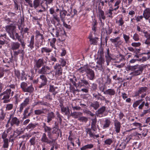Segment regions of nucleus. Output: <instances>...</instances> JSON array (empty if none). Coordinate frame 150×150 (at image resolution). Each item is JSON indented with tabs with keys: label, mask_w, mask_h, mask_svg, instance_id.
Masks as SVG:
<instances>
[{
	"label": "nucleus",
	"mask_w": 150,
	"mask_h": 150,
	"mask_svg": "<svg viewBox=\"0 0 150 150\" xmlns=\"http://www.w3.org/2000/svg\"><path fill=\"white\" fill-rule=\"evenodd\" d=\"M7 88L4 91L0 94V100L3 101L4 103L9 102L10 101V97L14 94V90L15 88V85L11 84L6 86Z\"/></svg>",
	"instance_id": "f257e3e1"
},
{
	"label": "nucleus",
	"mask_w": 150,
	"mask_h": 150,
	"mask_svg": "<svg viewBox=\"0 0 150 150\" xmlns=\"http://www.w3.org/2000/svg\"><path fill=\"white\" fill-rule=\"evenodd\" d=\"M127 68L129 70L132 71L129 74L132 76H138L141 74L144 70V67L142 65H130L127 67Z\"/></svg>",
	"instance_id": "f03ea898"
},
{
	"label": "nucleus",
	"mask_w": 150,
	"mask_h": 150,
	"mask_svg": "<svg viewBox=\"0 0 150 150\" xmlns=\"http://www.w3.org/2000/svg\"><path fill=\"white\" fill-rule=\"evenodd\" d=\"M16 28V26L13 25H7L6 27V31L8 33L10 38L13 40H15L14 34Z\"/></svg>",
	"instance_id": "7ed1b4c3"
},
{
	"label": "nucleus",
	"mask_w": 150,
	"mask_h": 150,
	"mask_svg": "<svg viewBox=\"0 0 150 150\" xmlns=\"http://www.w3.org/2000/svg\"><path fill=\"white\" fill-rule=\"evenodd\" d=\"M20 87L22 90L24 92L32 93L34 89L32 85L28 86V84L25 82H22L21 83Z\"/></svg>",
	"instance_id": "20e7f679"
},
{
	"label": "nucleus",
	"mask_w": 150,
	"mask_h": 150,
	"mask_svg": "<svg viewBox=\"0 0 150 150\" xmlns=\"http://www.w3.org/2000/svg\"><path fill=\"white\" fill-rule=\"evenodd\" d=\"M34 68L35 71L36 72L42 66H44V60L42 58H40L38 60L34 59Z\"/></svg>",
	"instance_id": "39448f33"
},
{
	"label": "nucleus",
	"mask_w": 150,
	"mask_h": 150,
	"mask_svg": "<svg viewBox=\"0 0 150 150\" xmlns=\"http://www.w3.org/2000/svg\"><path fill=\"white\" fill-rule=\"evenodd\" d=\"M148 90V88L146 87H139L138 90L135 93V96H138L140 94H141V97L142 98H144L146 95V91Z\"/></svg>",
	"instance_id": "423d86ee"
},
{
	"label": "nucleus",
	"mask_w": 150,
	"mask_h": 150,
	"mask_svg": "<svg viewBox=\"0 0 150 150\" xmlns=\"http://www.w3.org/2000/svg\"><path fill=\"white\" fill-rule=\"evenodd\" d=\"M51 69V68L50 67L44 65L37 71L38 74L45 75L50 74V73Z\"/></svg>",
	"instance_id": "0eeeda50"
},
{
	"label": "nucleus",
	"mask_w": 150,
	"mask_h": 150,
	"mask_svg": "<svg viewBox=\"0 0 150 150\" xmlns=\"http://www.w3.org/2000/svg\"><path fill=\"white\" fill-rule=\"evenodd\" d=\"M55 70V75L56 76H59L62 74V68L61 65L59 63H57L54 66Z\"/></svg>",
	"instance_id": "6e6552de"
},
{
	"label": "nucleus",
	"mask_w": 150,
	"mask_h": 150,
	"mask_svg": "<svg viewBox=\"0 0 150 150\" xmlns=\"http://www.w3.org/2000/svg\"><path fill=\"white\" fill-rule=\"evenodd\" d=\"M42 127L44 129V132H47L48 138L50 139H52V137L51 133L52 128L50 127L47 126L45 122L43 123V125Z\"/></svg>",
	"instance_id": "1a4fd4ad"
},
{
	"label": "nucleus",
	"mask_w": 150,
	"mask_h": 150,
	"mask_svg": "<svg viewBox=\"0 0 150 150\" xmlns=\"http://www.w3.org/2000/svg\"><path fill=\"white\" fill-rule=\"evenodd\" d=\"M94 34V33H91L89 36L88 38L89 39V41L91 45H96L97 43L99 38L96 37H94L93 36V34Z\"/></svg>",
	"instance_id": "9d476101"
},
{
	"label": "nucleus",
	"mask_w": 150,
	"mask_h": 150,
	"mask_svg": "<svg viewBox=\"0 0 150 150\" xmlns=\"http://www.w3.org/2000/svg\"><path fill=\"white\" fill-rule=\"evenodd\" d=\"M39 78L41 79V81L38 87L41 88L45 86L47 83V79L46 76L44 75H41L40 76Z\"/></svg>",
	"instance_id": "9b49d317"
},
{
	"label": "nucleus",
	"mask_w": 150,
	"mask_h": 150,
	"mask_svg": "<svg viewBox=\"0 0 150 150\" xmlns=\"http://www.w3.org/2000/svg\"><path fill=\"white\" fill-rule=\"evenodd\" d=\"M10 120H11V126H13L14 125L16 126H18L19 125L20 121L19 119L16 117H13V114Z\"/></svg>",
	"instance_id": "f8f14e48"
},
{
	"label": "nucleus",
	"mask_w": 150,
	"mask_h": 150,
	"mask_svg": "<svg viewBox=\"0 0 150 150\" xmlns=\"http://www.w3.org/2000/svg\"><path fill=\"white\" fill-rule=\"evenodd\" d=\"M120 39V37H117L114 39L110 38V40L112 43L114 44L115 47H117L121 45L122 43V41Z\"/></svg>",
	"instance_id": "ddd939ff"
},
{
	"label": "nucleus",
	"mask_w": 150,
	"mask_h": 150,
	"mask_svg": "<svg viewBox=\"0 0 150 150\" xmlns=\"http://www.w3.org/2000/svg\"><path fill=\"white\" fill-rule=\"evenodd\" d=\"M30 98L29 97L26 98L23 102L20 105L19 111L21 112L23 110L24 108L29 104Z\"/></svg>",
	"instance_id": "4468645a"
},
{
	"label": "nucleus",
	"mask_w": 150,
	"mask_h": 150,
	"mask_svg": "<svg viewBox=\"0 0 150 150\" xmlns=\"http://www.w3.org/2000/svg\"><path fill=\"white\" fill-rule=\"evenodd\" d=\"M41 53L43 55L45 54L48 56L50 55V53L52 51V48H50L47 47H42L41 48Z\"/></svg>",
	"instance_id": "2eb2a0df"
},
{
	"label": "nucleus",
	"mask_w": 150,
	"mask_h": 150,
	"mask_svg": "<svg viewBox=\"0 0 150 150\" xmlns=\"http://www.w3.org/2000/svg\"><path fill=\"white\" fill-rule=\"evenodd\" d=\"M114 128L116 132L117 133L120 132L121 127V124L120 122L117 119H115L114 121Z\"/></svg>",
	"instance_id": "dca6fc26"
},
{
	"label": "nucleus",
	"mask_w": 150,
	"mask_h": 150,
	"mask_svg": "<svg viewBox=\"0 0 150 150\" xmlns=\"http://www.w3.org/2000/svg\"><path fill=\"white\" fill-rule=\"evenodd\" d=\"M62 112L65 113V115L68 117L69 115L70 112L69 107H64L63 104L60 105Z\"/></svg>",
	"instance_id": "f3484780"
},
{
	"label": "nucleus",
	"mask_w": 150,
	"mask_h": 150,
	"mask_svg": "<svg viewBox=\"0 0 150 150\" xmlns=\"http://www.w3.org/2000/svg\"><path fill=\"white\" fill-rule=\"evenodd\" d=\"M102 92H103V93L105 94H107L110 96H114L115 94V89L110 88L104 91V88H103L101 91Z\"/></svg>",
	"instance_id": "a211bd4d"
},
{
	"label": "nucleus",
	"mask_w": 150,
	"mask_h": 150,
	"mask_svg": "<svg viewBox=\"0 0 150 150\" xmlns=\"http://www.w3.org/2000/svg\"><path fill=\"white\" fill-rule=\"evenodd\" d=\"M86 76L89 80H93L95 79V74L93 71L89 69L87 71Z\"/></svg>",
	"instance_id": "6ab92c4d"
},
{
	"label": "nucleus",
	"mask_w": 150,
	"mask_h": 150,
	"mask_svg": "<svg viewBox=\"0 0 150 150\" xmlns=\"http://www.w3.org/2000/svg\"><path fill=\"white\" fill-rule=\"evenodd\" d=\"M49 91L50 92L52 93L54 98L56 95L58 93L59 90L58 88L57 87H55L52 85H50Z\"/></svg>",
	"instance_id": "aec40b11"
},
{
	"label": "nucleus",
	"mask_w": 150,
	"mask_h": 150,
	"mask_svg": "<svg viewBox=\"0 0 150 150\" xmlns=\"http://www.w3.org/2000/svg\"><path fill=\"white\" fill-rule=\"evenodd\" d=\"M91 120V129H92L95 132L96 131L97 128L99 127L98 125H96L97 122L96 117L92 119Z\"/></svg>",
	"instance_id": "412c9836"
},
{
	"label": "nucleus",
	"mask_w": 150,
	"mask_h": 150,
	"mask_svg": "<svg viewBox=\"0 0 150 150\" xmlns=\"http://www.w3.org/2000/svg\"><path fill=\"white\" fill-rule=\"evenodd\" d=\"M42 1V0H34L33 7L35 9H37L38 7L40 8V6H43Z\"/></svg>",
	"instance_id": "4be33fe9"
},
{
	"label": "nucleus",
	"mask_w": 150,
	"mask_h": 150,
	"mask_svg": "<svg viewBox=\"0 0 150 150\" xmlns=\"http://www.w3.org/2000/svg\"><path fill=\"white\" fill-rule=\"evenodd\" d=\"M42 1V0H34L33 7L35 9H37L38 7L40 8V6H43Z\"/></svg>",
	"instance_id": "5701e85b"
},
{
	"label": "nucleus",
	"mask_w": 150,
	"mask_h": 150,
	"mask_svg": "<svg viewBox=\"0 0 150 150\" xmlns=\"http://www.w3.org/2000/svg\"><path fill=\"white\" fill-rule=\"evenodd\" d=\"M111 123V122L109 118H106L105 120L103 121L102 124V128L103 129H105L108 128Z\"/></svg>",
	"instance_id": "b1692460"
},
{
	"label": "nucleus",
	"mask_w": 150,
	"mask_h": 150,
	"mask_svg": "<svg viewBox=\"0 0 150 150\" xmlns=\"http://www.w3.org/2000/svg\"><path fill=\"white\" fill-rule=\"evenodd\" d=\"M35 39L41 40L42 41L44 39V37L43 34L41 33L40 31L36 30L35 33Z\"/></svg>",
	"instance_id": "393cba45"
},
{
	"label": "nucleus",
	"mask_w": 150,
	"mask_h": 150,
	"mask_svg": "<svg viewBox=\"0 0 150 150\" xmlns=\"http://www.w3.org/2000/svg\"><path fill=\"white\" fill-rule=\"evenodd\" d=\"M40 140L42 143L47 144H50L51 142V141L49 139L45 133H43Z\"/></svg>",
	"instance_id": "a878e982"
},
{
	"label": "nucleus",
	"mask_w": 150,
	"mask_h": 150,
	"mask_svg": "<svg viewBox=\"0 0 150 150\" xmlns=\"http://www.w3.org/2000/svg\"><path fill=\"white\" fill-rule=\"evenodd\" d=\"M55 117V114L54 113L52 112H48L47 114V122L48 123L50 122Z\"/></svg>",
	"instance_id": "bb28decb"
},
{
	"label": "nucleus",
	"mask_w": 150,
	"mask_h": 150,
	"mask_svg": "<svg viewBox=\"0 0 150 150\" xmlns=\"http://www.w3.org/2000/svg\"><path fill=\"white\" fill-rule=\"evenodd\" d=\"M23 98V95L20 91H18L16 93L14 96V98L16 102L20 101Z\"/></svg>",
	"instance_id": "cd10ccee"
},
{
	"label": "nucleus",
	"mask_w": 150,
	"mask_h": 150,
	"mask_svg": "<svg viewBox=\"0 0 150 150\" xmlns=\"http://www.w3.org/2000/svg\"><path fill=\"white\" fill-rule=\"evenodd\" d=\"M57 34V38H59V37H63L66 35L65 31L63 28H60L59 27H58Z\"/></svg>",
	"instance_id": "c85d7f7f"
},
{
	"label": "nucleus",
	"mask_w": 150,
	"mask_h": 150,
	"mask_svg": "<svg viewBox=\"0 0 150 150\" xmlns=\"http://www.w3.org/2000/svg\"><path fill=\"white\" fill-rule=\"evenodd\" d=\"M143 15L146 19H148L150 17V8H146L144 11Z\"/></svg>",
	"instance_id": "c756f323"
},
{
	"label": "nucleus",
	"mask_w": 150,
	"mask_h": 150,
	"mask_svg": "<svg viewBox=\"0 0 150 150\" xmlns=\"http://www.w3.org/2000/svg\"><path fill=\"white\" fill-rule=\"evenodd\" d=\"M20 44L18 42H13L11 44V49L14 51L18 49L20 47Z\"/></svg>",
	"instance_id": "7c9ffc66"
},
{
	"label": "nucleus",
	"mask_w": 150,
	"mask_h": 150,
	"mask_svg": "<svg viewBox=\"0 0 150 150\" xmlns=\"http://www.w3.org/2000/svg\"><path fill=\"white\" fill-rule=\"evenodd\" d=\"M67 12L64 10H60V17L61 21L62 22H64V18L67 14Z\"/></svg>",
	"instance_id": "2f4dec72"
},
{
	"label": "nucleus",
	"mask_w": 150,
	"mask_h": 150,
	"mask_svg": "<svg viewBox=\"0 0 150 150\" xmlns=\"http://www.w3.org/2000/svg\"><path fill=\"white\" fill-rule=\"evenodd\" d=\"M34 36L32 35L31 36L29 42V44L28 45V46L30 47L31 50H33L34 48Z\"/></svg>",
	"instance_id": "473e14b6"
},
{
	"label": "nucleus",
	"mask_w": 150,
	"mask_h": 150,
	"mask_svg": "<svg viewBox=\"0 0 150 150\" xmlns=\"http://www.w3.org/2000/svg\"><path fill=\"white\" fill-rule=\"evenodd\" d=\"M48 40L50 41V45L52 48H54L56 50V48L55 46V44L56 41V39L55 38H53L52 39H49Z\"/></svg>",
	"instance_id": "72a5a7b5"
},
{
	"label": "nucleus",
	"mask_w": 150,
	"mask_h": 150,
	"mask_svg": "<svg viewBox=\"0 0 150 150\" xmlns=\"http://www.w3.org/2000/svg\"><path fill=\"white\" fill-rule=\"evenodd\" d=\"M82 113L80 112H73L71 113V115L75 118L79 119L80 116L82 115Z\"/></svg>",
	"instance_id": "f704fd0d"
},
{
	"label": "nucleus",
	"mask_w": 150,
	"mask_h": 150,
	"mask_svg": "<svg viewBox=\"0 0 150 150\" xmlns=\"http://www.w3.org/2000/svg\"><path fill=\"white\" fill-rule=\"evenodd\" d=\"M93 147V145L92 144L86 145L80 148L81 150H88L91 149Z\"/></svg>",
	"instance_id": "c9c22d12"
},
{
	"label": "nucleus",
	"mask_w": 150,
	"mask_h": 150,
	"mask_svg": "<svg viewBox=\"0 0 150 150\" xmlns=\"http://www.w3.org/2000/svg\"><path fill=\"white\" fill-rule=\"evenodd\" d=\"M113 11H114L113 8L112 7H110L108 11L106 12V15L108 17L110 18H112L113 16L112 15V12Z\"/></svg>",
	"instance_id": "e433bc0d"
},
{
	"label": "nucleus",
	"mask_w": 150,
	"mask_h": 150,
	"mask_svg": "<svg viewBox=\"0 0 150 150\" xmlns=\"http://www.w3.org/2000/svg\"><path fill=\"white\" fill-rule=\"evenodd\" d=\"M93 96L96 100H103V99H104V96H102L99 93L98 94L94 93L93 94Z\"/></svg>",
	"instance_id": "4c0bfd02"
},
{
	"label": "nucleus",
	"mask_w": 150,
	"mask_h": 150,
	"mask_svg": "<svg viewBox=\"0 0 150 150\" xmlns=\"http://www.w3.org/2000/svg\"><path fill=\"white\" fill-rule=\"evenodd\" d=\"M86 134H88L91 137H94L95 134L91 131V129L88 128L86 129Z\"/></svg>",
	"instance_id": "58836bf2"
},
{
	"label": "nucleus",
	"mask_w": 150,
	"mask_h": 150,
	"mask_svg": "<svg viewBox=\"0 0 150 150\" xmlns=\"http://www.w3.org/2000/svg\"><path fill=\"white\" fill-rule=\"evenodd\" d=\"M105 57L106 59V62L110 61L112 59L110 56V54L109 53V48L107 49V51L105 53Z\"/></svg>",
	"instance_id": "ea45409f"
},
{
	"label": "nucleus",
	"mask_w": 150,
	"mask_h": 150,
	"mask_svg": "<svg viewBox=\"0 0 150 150\" xmlns=\"http://www.w3.org/2000/svg\"><path fill=\"white\" fill-rule=\"evenodd\" d=\"M38 125L36 124H33L32 123L29 124L28 126H27L26 129H27L33 130Z\"/></svg>",
	"instance_id": "a19ab883"
},
{
	"label": "nucleus",
	"mask_w": 150,
	"mask_h": 150,
	"mask_svg": "<svg viewBox=\"0 0 150 150\" xmlns=\"http://www.w3.org/2000/svg\"><path fill=\"white\" fill-rule=\"evenodd\" d=\"M121 2V0H117L115 2L114 5V7L115 8H113L114 11H116L119 8V5Z\"/></svg>",
	"instance_id": "79ce46f5"
},
{
	"label": "nucleus",
	"mask_w": 150,
	"mask_h": 150,
	"mask_svg": "<svg viewBox=\"0 0 150 150\" xmlns=\"http://www.w3.org/2000/svg\"><path fill=\"white\" fill-rule=\"evenodd\" d=\"M98 12L100 17L103 20H105L106 17L104 15V12L101 9H98Z\"/></svg>",
	"instance_id": "37998d69"
},
{
	"label": "nucleus",
	"mask_w": 150,
	"mask_h": 150,
	"mask_svg": "<svg viewBox=\"0 0 150 150\" xmlns=\"http://www.w3.org/2000/svg\"><path fill=\"white\" fill-rule=\"evenodd\" d=\"M125 21L123 20L122 17H121L118 20H117L116 21V23L119 26H122L124 23Z\"/></svg>",
	"instance_id": "c03bdc74"
},
{
	"label": "nucleus",
	"mask_w": 150,
	"mask_h": 150,
	"mask_svg": "<svg viewBox=\"0 0 150 150\" xmlns=\"http://www.w3.org/2000/svg\"><path fill=\"white\" fill-rule=\"evenodd\" d=\"M113 142V139L112 138H108L106 139L104 142V144L107 145H111Z\"/></svg>",
	"instance_id": "a18cd8bd"
},
{
	"label": "nucleus",
	"mask_w": 150,
	"mask_h": 150,
	"mask_svg": "<svg viewBox=\"0 0 150 150\" xmlns=\"http://www.w3.org/2000/svg\"><path fill=\"white\" fill-rule=\"evenodd\" d=\"M142 99H140L136 101L133 104V107L135 109H136L137 106L139 105L142 102Z\"/></svg>",
	"instance_id": "49530a36"
},
{
	"label": "nucleus",
	"mask_w": 150,
	"mask_h": 150,
	"mask_svg": "<svg viewBox=\"0 0 150 150\" xmlns=\"http://www.w3.org/2000/svg\"><path fill=\"white\" fill-rule=\"evenodd\" d=\"M57 31L58 27H57L56 29H54L53 28H52V31L51 32V34L53 37H54V34H55V37L56 38L57 37Z\"/></svg>",
	"instance_id": "de8ad7c7"
},
{
	"label": "nucleus",
	"mask_w": 150,
	"mask_h": 150,
	"mask_svg": "<svg viewBox=\"0 0 150 150\" xmlns=\"http://www.w3.org/2000/svg\"><path fill=\"white\" fill-rule=\"evenodd\" d=\"M91 106L93 107L95 110H97L99 107V104L98 102L96 101L91 103Z\"/></svg>",
	"instance_id": "09e8293b"
},
{
	"label": "nucleus",
	"mask_w": 150,
	"mask_h": 150,
	"mask_svg": "<svg viewBox=\"0 0 150 150\" xmlns=\"http://www.w3.org/2000/svg\"><path fill=\"white\" fill-rule=\"evenodd\" d=\"M131 125L133 126L136 127L132 128V129L129 131H130L132 130L135 129L141 126V123L136 122L132 123Z\"/></svg>",
	"instance_id": "8fccbe9b"
},
{
	"label": "nucleus",
	"mask_w": 150,
	"mask_h": 150,
	"mask_svg": "<svg viewBox=\"0 0 150 150\" xmlns=\"http://www.w3.org/2000/svg\"><path fill=\"white\" fill-rule=\"evenodd\" d=\"M123 36L125 43H128L129 42V40L130 39L129 36L125 34H123Z\"/></svg>",
	"instance_id": "3c124183"
},
{
	"label": "nucleus",
	"mask_w": 150,
	"mask_h": 150,
	"mask_svg": "<svg viewBox=\"0 0 150 150\" xmlns=\"http://www.w3.org/2000/svg\"><path fill=\"white\" fill-rule=\"evenodd\" d=\"M69 133L70 135H69L68 138V140L69 141L70 143H71L72 144L73 146L74 147V139L71 137V132L70 131Z\"/></svg>",
	"instance_id": "603ef678"
},
{
	"label": "nucleus",
	"mask_w": 150,
	"mask_h": 150,
	"mask_svg": "<svg viewBox=\"0 0 150 150\" xmlns=\"http://www.w3.org/2000/svg\"><path fill=\"white\" fill-rule=\"evenodd\" d=\"M78 120L81 122L86 123L88 121V119L87 117L82 116L80 117Z\"/></svg>",
	"instance_id": "864d4df0"
},
{
	"label": "nucleus",
	"mask_w": 150,
	"mask_h": 150,
	"mask_svg": "<svg viewBox=\"0 0 150 150\" xmlns=\"http://www.w3.org/2000/svg\"><path fill=\"white\" fill-rule=\"evenodd\" d=\"M29 142L30 144V145L34 146L36 143L35 137H33L31 138L30 139Z\"/></svg>",
	"instance_id": "5fc2aeb1"
},
{
	"label": "nucleus",
	"mask_w": 150,
	"mask_h": 150,
	"mask_svg": "<svg viewBox=\"0 0 150 150\" xmlns=\"http://www.w3.org/2000/svg\"><path fill=\"white\" fill-rule=\"evenodd\" d=\"M105 62L104 59L103 57H99L97 63L98 65H103Z\"/></svg>",
	"instance_id": "6e6d98bb"
},
{
	"label": "nucleus",
	"mask_w": 150,
	"mask_h": 150,
	"mask_svg": "<svg viewBox=\"0 0 150 150\" xmlns=\"http://www.w3.org/2000/svg\"><path fill=\"white\" fill-rule=\"evenodd\" d=\"M50 61L49 62H53L52 63V65H53L54 64V62H57V59L55 57V56L54 55H52L50 56Z\"/></svg>",
	"instance_id": "4d7b16f0"
},
{
	"label": "nucleus",
	"mask_w": 150,
	"mask_h": 150,
	"mask_svg": "<svg viewBox=\"0 0 150 150\" xmlns=\"http://www.w3.org/2000/svg\"><path fill=\"white\" fill-rule=\"evenodd\" d=\"M4 144L3 147L4 148H8L9 146L8 139H5L3 140Z\"/></svg>",
	"instance_id": "13d9d810"
},
{
	"label": "nucleus",
	"mask_w": 150,
	"mask_h": 150,
	"mask_svg": "<svg viewBox=\"0 0 150 150\" xmlns=\"http://www.w3.org/2000/svg\"><path fill=\"white\" fill-rule=\"evenodd\" d=\"M136 10L135 8H134L132 10L129 11L128 13L129 16H130L132 17H133L135 14Z\"/></svg>",
	"instance_id": "bf43d9fd"
},
{
	"label": "nucleus",
	"mask_w": 150,
	"mask_h": 150,
	"mask_svg": "<svg viewBox=\"0 0 150 150\" xmlns=\"http://www.w3.org/2000/svg\"><path fill=\"white\" fill-rule=\"evenodd\" d=\"M89 69L87 67H83L81 69H79V71L81 73H83L84 72H86V74Z\"/></svg>",
	"instance_id": "052dcab7"
},
{
	"label": "nucleus",
	"mask_w": 150,
	"mask_h": 150,
	"mask_svg": "<svg viewBox=\"0 0 150 150\" xmlns=\"http://www.w3.org/2000/svg\"><path fill=\"white\" fill-rule=\"evenodd\" d=\"M106 109L105 107L104 106L102 107L98 110V114H102L105 111Z\"/></svg>",
	"instance_id": "680f3d73"
},
{
	"label": "nucleus",
	"mask_w": 150,
	"mask_h": 150,
	"mask_svg": "<svg viewBox=\"0 0 150 150\" xmlns=\"http://www.w3.org/2000/svg\"><path fill=\"white\" fill-rule=\"evenodd\" d=\"M81 86L84 85L85 86H87L89 85V83L87 81L83 79L81 80V82L80 83Z\"/></svg>",
	"instance_id": "e2e57ef3"
},
{
	"label": "nucleus",
	"mask_w": 150,
	"mask_h": 150,
	"mask_svg": "<svg viewBox=\"0 0 150 150\" xmlns=\"http://www.w3.org/2000/svg\"><path fill=\"white\" fill-rule=\"evenodd\" d=\"M53 18L55 19L57 22L58 23L57 25H59L60 24V22L59 18L57 14H53Z\"/></svg>",
	"instance_id": "0e129e2a"
},
{
	"label": "nucleus",
	"mask_w": 150,
	"mask_h": 150,
	"mask_svg": "<svg viewBox=\"0 0 150 150\" xmlns=\"http://www.w3.org/2000/svg\"><path fill=\"white\" fill-rule=\"evenodd\" d=\"M59 62L60 63V65L62 67H64L66 65V62L63 59L61 58L59 60Z\"/></svg>",
	"instance_id": "69168bd1"
},
{
	"label": "nucleus",
	"mask_w": 150,
	"mask_h": 150,
	"mask_svg": "<svg viewBox=\"0 0 150 150\" xmlns=\"http://www.w3.org/2000/svg\"><path fill=\"white\" fill-rule=\"evenodd\" d=\"M35 114L36 115H40L44 113V112L42 110H36L34 111Z\"/></svg>",
	"instance_id": "338daca9"
},
{
	"label": "nucleus",
	"mask_w": 150,
	"mask_h": 150,
	"mask_svg": "<svg viewBox=\"0 0 150 150\" xmlns=\"http://www.w3.org/2000/svg\"><path fill=\"white\" fill-rule=\"evenodd\" d=\"M13 104H7L6 105V110H10L13 108Z\"/></svg>",
	"instance_id": "774afa93"
}]
</instances>
